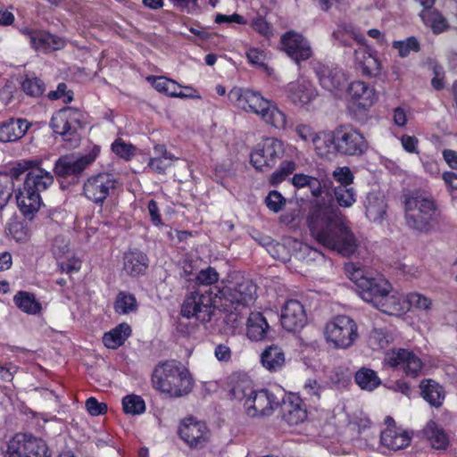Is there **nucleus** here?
<instances>
[{
    "mask_svg": "<svg viewBox=\"0 0 457 457\" xmlns=\"http://www.w3.org/2000/svg\"><path fill=\"white\" fill-rule=\"evenodd\" d=\"M42 160H20L7 173H0V210L12 191L21 212L29 220L42 205L41 194L54 184V176L41 167Z\"/></svg>",
    "mask_w": 457,
    "mask_h": 457,
    "instance_id": "obj_1",
    "label": "nucleus"
},
{
    "mask_svg": "<svg viewBox=\"0 0 457 457\" xmlns=\"http://www.w3.org/2000/svg\"><path fill=\"white\" fill-rule=\"evenodd\" d=\"M307 222L312 236L319 244L344 256L355 253L357 240L345 225L341 212L333 204L321 203L316 199L311 207Z\"/></svg>",
    "mask_w": 457,
    "mask_h": 457,
    "instance_id": "obj_2",
    "label": "nucleus"
},
{
    "mask_svg": "<svg viewBox=\"0 0 457 457\" xmlns=\"http://www.w3.org/2000/svg\"><path fill=\"white\" fill-rule=\"evenodd\" d=\"M256 285L249 278L237 274L229 284L219 290L220 307L228 312L226 322L237 327L242 323V310L251 306L256 299Z\"/></svg>",
    "mask_w": 457,
    "mask_h": 457,
    "instance_id": "obj_3",
    "label": "nucleus"
},
{
    "mask_svg": "<svg viewBox=\"0 0 457 457\" xmlns=\"http://www.w3.org/2000/svg\"><path fill=\"white\" fill-rule=\"evenodd\" d=\"M151 380L155 390L173 398L188 395L194 385L189 370L175 360L159 362L153 370Z\"/></svg>",
    "mask_w": 457,
    "mask_h": 457,
    "instance_id": "obj_4",
    "label": "nucleus"
},
{
    "mask_svg": "<svg viewBox=\"0 0 457 457\" xmlns=\"http://www.w3.org/2000/svg\"><path fill=\"white\" fill-rule=\"evenodd\" d=\"M228 96L236 107L260 116L262 120L275 129H286V114L260 93L249 88L235 87L228 92Z\"/></svg>",
    "mask_w": 457,
    "mask_h": 457,
    "instance_id": "obj_5",
    "label": "nucleus"
},
{
    "mask_svg": "<svg viewBox=\"0 0 457 457\" xmlns=\"http://www.w3.org/2000/svg\"><path fill=\"white\" fill-rule=\"evenodd\" d=\"M406 226L419 232H428L437 206L434 197L426 191L413 190L403 195Z\"/></svg>",
    "mask_w": 457,
    "mask_h": 457,
    "instance_id": "obj_6",
    "label": "nucleus"
},
{
    "mask_svg": "<svg viewBox=\"0 0 457 457\" xmlns=\"http://www.w3.org/2000/svg\"><path fill=\"white\" fill-rule=\"evenodd\" d=\"M231 394L234 398L244 402L245 412L249 417L270 415L279 405L280 400L267 389L254 391L249 382L237 384Z\"/></svg>",
    "mask_w": 457,
    "mask_h": 457,
    "instance_id": "obj_7",
    "label": "nucleus"
},
{
    "mask_svg": "<svg viewBox=\"0 0 457 457\" xmlns=\"http://www.w3.org/2000/svg\"><path fill=\"white\" fill-rule=\"evenodd\" d=\"M349 278L355 284L358 295L367 303H375L392 290L391 284L382 275H373L351 263L345 267Z\"/></svg>",
    "mask_w": 457,
    "mask_h": 457,
    "instance_id": "obj_8",
    "label": "nucleus"
},
{
    "mask_svg": "<svg viewBox=\"0 0 457 457\" xmlns=\"http://www.w3.org/2000/svg\"><path fill=\"white\" fill-rule=\"evenodd\" d=\"M327 342L337 349L351 347L359 337L358 325L347 315H337L324 328Z\"/></svg>",
    "mask_w": 457,
    "mask_h": 457,
    "instance_id": "obj_9",
    "label": "nucleus"
},
{
    "mask_svg": "<svg viewBox=\"0 0 457 457\" xmlns=\"http://www.w3.org/2000/svg\"><path fill=\"white\" fill-rule=\"evenodd\" d=\"M327 143H333L335 149L345 155H361L368 149L363 135L352 126H338Z\"/></svg>",
    "mask_w": 457,
    "mask_h": 457,
    "instance_id": "obj_10",
    "label": "nucleus"
},
{
    "mask_svg": "<svg viewBox=\"0 0 457 457\" xmlns=\"http://www.w3.org/2000/svg\"><path fill=\"white\" fill-rule=\"evenodd\" d=\"M47 452L44 440L18 433L7 442L3 457H47Z\"/></svg>",
    "mask_w": 457,
    "mask_h": 457,
    "instance_id": "obj_11",
    "label": "nucleus"
},
{
    "mask_svg": "<svg viewBox=\"0 0 457 457\" xmlns=\"http://www.w3.org/2000/svg\"><path fill=\"white\" fill-rule=\"evenodd\" d=\"M84 114L78 109L67 107L58 111L51 120L54 132L62 136V139L70 143L79 140L78 130L82 127Z\"/></svg>",
    "mask_w": 457,
    "mask_h": 457,
    "instance_id": "obj_12",
    "label": "nucleus"
},
{
    "mask_svg": "<svg viewBox=\"0 0 457 457\" xmlns=\"http://www.w3.org/2000/svg\"><path fill=\"white\" fill-rule=\"evenodd\" d=\"M216 301L211 290L195 291L188 295L181 308V314L186 318H195L201 322L210 321Z\"/></svg>",
    "mask_w": 457,
    "mask_h": 457,
    "instance_id": "obj_13",
    "label": "nucleus"
},
{
    "mask_svg": "<svg viewBox=\"0 0 457 457\" xmlns=\"http://www.w3.org/2000/svg\"><path fill=\"white\" fill-rule=\"evenodd\" d=\"M384 364L402 370L406 376L417 378L421 374L424 363L412 351L405 348H394L385 353Z\"/></svg>",
    "mask_w": 457,
    "mask_h": 457,
    "instance_id": "obj_14",
    "label": "nucleus"
},
{
    "mask_svg": "<svg viewBox=\"0 0 457 457\" xmlns=\"http://www.w3.org/2000/svg\"><path fill=\"white\" fill-rule=\"evenodd\" d=\"M284 143L276 137H266L259 143L251 154V163L256 170L273 167L282 158Z\"/></svg>",
    "mask_w": 457,
    "mask_h": 457,
    "instance_id": "obj_15",
    "label": "nucleus"
},
{
    "mask_svg": "<svg viewBox=\"0 0 457 457\" xmlns=\"http://www.w3.org/2000/svg\"><path fill=\"white\" fill-rule=\"evenodd\" d=\"M179 435L189 448L202 449L209 443L211 431L204 421L187 417L180 422Z\"/></svg>",
    "mask_w": 457,
    "mask_h": 457,
    "instance_id": "obj_16",
    "label": "nucleus"
},
{
    "mask_svg": "<svg viewBox=\"0 0 457 457\" xmlns=\"http://www.w3.org/2000/svg\"><path fill=\"white\" fill-rule=\"evenodd\" d=\"M114 175L107 172L89 177L83 186L84 195L95 204H102L117 187Z\"/></svg>",
    "mask_w": 457,
    "mask_h": 457,
    "instance_id": "obj_17",
    "label": "nucleus"
},
{
    "mask_svg": "<svg viewBox=\"0 0 457 457\" xmlns=\"http://www.w3.org/2000/svg\"><path fill=\"white\" fill-rule=\"evenodd\" d=\"M99 149L95 147L83 155L66 154L58 158L54 163V172L61 178L80 175L96 158Z\"/></svg>",
    "mask_w": 457,
    "mask_h": 457,
    "instance_id": "obj_18",
    "label": "nucleus"
},
{
    "mask_svg": "<svg viewBox=\"0 0 457 457\" xmlns=\"http://www.w3.org/2000/svg\"><path fill=\"white\" fill-rule=\"evenodd\" d=\"M314 71L324 89L336 95L345 88L347 78L339 66L319 62L314 66Z\"/></svg>",
    "mask_w": 457,
    "mask_h": 457,
    "instance_id": "obj_19",
    "label": "nucleus"
},
{
    "mask_svg": "<svg viewBox=\"0 0 457 457\" xmlns=\"http://www.w3.org/2000/svg\"><path fill=\"white\" fill-rule=\"evenodd\" d=\"M280 44L282 50L296 63L306 61L312 55L309 41L302 34L294 30L282 35Z\"/></svg>",
    "mask_w": 457,
    "mask_h": 457,
    "instance_id": "obj_20",
    "label": "nucleus"
},
{
    "mask_svg": "<svg viewBox=\"0 0 457 457\" xmlns=\"http://www.w3.org/2000/svg\"><path fill=\"white\" fill-rule=\"evenodd\" d=\"M22 34L28 37L30 46L36 51L51 52L62 49L66 46V40L46 30L24 29Z\"/></svg>",
    "mask_w": 457,
    "mask_h": 457,
    "instance_id": "obj_21",
    "label": "nucleus"
},
{
    "mask_svg": "<svg viewBox=\"0 0 457 457\" xmlns=\"http://www.w3.org/2000/svg\"><path fill=\"white\" fill-rule=\"evenodd\" d=\"M347 93L351 103L360 110H368L378 100L375 87L361 80L350 83Z\"/></svg>",
    "mask_w": 457,
    "mask_h": 457,
    "instance_id": "obj_22",
    "label": "nucleus"
},
{
    "mask_svg": "<svg viewBox=\"0 0 457 457\" xmlns=\"http://www.w3.org/2000/svg\"><path fill=\"white\" fill-rule=\"evenodd\" d=\"M306 313L303 305L297 300L287 301L281 311V324L287 331H296L306 324Z\"/></svg>",
    "mask_w": 457,
    "mask_h": 457,
    "instance_id": "obj_23",
    "label": "nucleus"
},
{
    "mask_svg": "<svg viewBox=\"0 0 457 457\" xmlns=\"http://www.w3.org/2000/svg\"><path fill=\"white\" fill-rule=\"evenodd\" d=\"M365 215L368 220L380 223L386 215L387 204L385 196L379 192L369 193L364 202Z\"/></svg>",
    "mask_w": 457,
    "mask_h": 457,
    "instance_id": "obj_24",
    "label": "nucleus"
},
{
    "mask_svg": "<svg viewBox=\"0 0 457 457\" xmlns=\"http://www.w3.org/2000/svg\"><path fill=\"white\" fill-rule=\"evenodd\" d=\"M306 410L299 397L291 395L283 401L282 418L288 425H298L306 419Z\"/></svg>",
    "mask_w": 457,
    "mask_h": 457,
    "instance_id": "obj_25",
    "label": "nucleus"
},
{
    "mask_svg": "<svg viewBox=\"0 0 457 457\" xmlns=\"http://www.w3.org/2000/svg\"><path fill=\"white\" fill-rule=\"evenodd\" d=\"M288 95L294 104L303 105L312 102L316 97L317 93L310 81L297 80L290 83Z\"/></svg>",
    "mask_w": 457,
    "mask_h": 457,
    "instance_id": "obj_26",
    "label": "nucleus"
},
{
    "mask_svg": "<svg viewBox=\"0 0 457 457\" xmlns=\"http://www.w3.org/2000/svg\"><path fill=\"white\" fill-rule=\"evenodd\" d=\"M29 124L26 120L11 118L0 123V142H12L21 138Z\"/></svg>",
    "mask_w": 457,
    "mask_h": 457,
    "instance_id": "obj_27",
    "label": "nucleus"
},
{
    "mask_svg": "<svg viewBox=\"0 0 457 457\" xmlns=\"http://www.w3.org/2000/svg\"><path fill=\"white\" fill-rule=\"evenodd\" d=\"M380 440L384 446L396 451L408 446L411 437L408 432L400 428H387L381 433Z\"/></svg>",
    "mask_w": 457,
    "mask_h": 457,
    "instance_id": "obj_28",
    "label": "nucleus"
},
{
    "mask_svg": "<svg viewBox=\"0 0 457 457\" xmlns=\"http://www.w3.org/2000/svg\"><path fill=\"white\" fill-rule=\"evenodd\" d=\"M148 266V258L144 253L134 250L124 255L123 269L129 276L143 274Z\"/></svg>",
    "mask_w": 457,
    "mask_h": 457,
    "instance_id": "obj_29",
    "label": "nucleus"
},
{
    "mask_svg": "<svg viewBox=\"0 0 457 457\" xmlns=\"http://www.w3.org/2000/svg\"><path fill=\"white\" fill-rule=\"evenodd\" d=\"M423 436L435 449H445L449 444V438L444 428L434 420H429L422 430Z\"/></svg>",
    "mask_w": 457,
    "mask_h": 457,
    "instance_id": "obj_30",
    "label": "nucleus"
},
{
    "mask_svg": "<svg viewBox=\"0 0 457 457\" xmlns=\"http://www.w3.org/2000/svg\"><path fill=\"white\" fill-rule=\"evenodd\" d=\"M421 395L431 406L440 407L445 400V390L432 379H424L420 383Z\"/></svg>",
    "mask_w": 457,
    "mask_h": 457,
    "instance_id": "obj_31",
    "label": "nucleus"
},
{
    "mask_svg": "<svg viewBox=\"0 0 457 457\" xmlns=\"http://www.w3.org/2000/svg\"><path fill=\"white\" fill-rule=\"evenodd\" d=\"M261 361L266 370L277 371L285 365V353L276 345H270L261 354Z\"/></svg>",
    "mask_w": 457,
    "mask_h": 457,
    "instance_id": "obj_32",
    "label": "nucleus"
},
{
    "mask_svg": "<svg viewBox=\"0 0 457 457\" xmlns=\"http://www.w3.org/2000/svg\"><path fill=\"white\" fill-rule=\"evenodd\" d=\"M269 325L260 312H251L247 319L246 334L251 340L259 341L265 337Z\"/></svg>",
    "mask_w": 457,
    "mask_h": 457,
    "instance_id": "obj_33",
    "label": "nucleus"
},
{
    "mask_svg": "<svg viewBox=\"0 0 457 457\" xmlns=\"http://www.w3.org/2000/svg\"><path fill=\"white\" fill-rule=\"evenodd\" d=\"M131 334V328L127 323H121L103 337L104 345L111 349H116L128 339Z\"/></svg>",
    "mask_w": 457,
    "mask_h": 457,
    "instance_id": "obj_34",
    "label": "nucleus"
},
{
    "mask_svg": "<svg viewBox=\"0 0 457 457\" xmlns=\"http://www.w3.org/2000/svg\"><path fill=\"white\" fill-rule=\"evenodd\" d=\"M356 60L363 75L376 77L380 73V62L376 56L367 51L356 53Z\"/></svg>",
    "mask_w": 457,
    "mask_h": 457,
    "instance_id": "obj_35",
    "label": "nucleus"
},
{
    "mask_svg": "<svg viewBox=\"0 0 457 457\" xmlns=\"http://www.w3.org/2000/svg\"><path fill=\"white\" fill-rule=\"evenodd\" d=\"M16 306L25 313L37 314L41 310V304L36 300L33 294L19 291L13 297Z\"/></svg>",
    "mask_w": 457,
    "mask_h": 457,
    "instance_id": "obj_36",
    "label": "nucleus"
},
{
    "mask_svg": "<svg viewBox=\"0 0 457 457\" xmlns=\"http://www.w3.org/2000/svg\"><path fill=\"white\" fill-rule=\"evenodd\" d=\"M295 132L302 140L305 142L312 141L318 154L321 156L326 154L328 151L323 150V145L328 147L329 146L327 145V139L318 136L310 126L303 124L298 125L295 128Z\"/></svg>",
    "mask_w": 457,
    "mask_h": 457,
    "instance_id": "obj_37",
    "label": "nucleus"
},
{
    "mask_svg": "<svg viewBox=\"0 0 457 457\" xmlns=\"http://www.w3.org/2000/svg\"><path fill=\"white\" fill-rule=\"evenodd\" d=\"M153 86L158 92L163 93L171 97L184 98L187 96V95L182 93L179 84L175 80L165 77L154 78L153 80Z\"/></svg>",
    "mask_w": 457,
    "mask_h": 457,
    "instance_id": "obj_38",
    "label": "nucleus"
},
{
    "mask_svg": "<svg viewBox=\"0 0 457 457\" xmlns=\"http://www.w3.org/2000/svg\"><path fill=\"white\" fill-rule=\"evenodd\" d=\"M357 385L363 390L372 391L377 388L381 381L377 373L368 368L360 369L354 377Z\"/></svg>",
    "mask_w": 457,
    "mask_h": 457,
    "instance_id": "obj_39",
    "label": "nucleus"
},
{
    "mask_svg": "<svg viewBox=\"0 0 457 457\" xmlns=\"http://www.w3.org/2000/svg\"><path fill=\"white\" fill-rule=\"evenodd\" d=\"M293 185L297 188L309 187L312 196L319 197L322 193V185L317 178L296 173L292 178Z\"/></svg>",
    "mask_w": 457,
    "mask_h": 457,
    "instance_id": "obj_40",
    "label": "nucleus"
},
{
    "mask_svg": "<svg viewBox=\"0 0 457 457\" xmlns=\"http://www.w3.org/2000/svg\"><path fill=\"white\" fill-rule=\"evenodd\" d=\"M420 16L423 22L430 27L435 33H440L447 27L445 19L433 8L422 10Z\"/></svg>",
    "mask_w": 457,
    "mask_h": 457,
    "instance_id": "obj_41",
    "label": "nucleus"
},
{
    "mask_svg": "<svg viewBox=\"0 0 457 457\" xmlns=\"http://www.w3.org/2000/svg\"><path fill=\"white\" fill-rule=\"evenodd\" d=\"M332 190L335 200L341 207L349 208L356 202V191L353 187L336 186Z\"/></svg>",
    "mask_w": 457,
    "mask_h": 457,
    "instance_id": "obj_42",
    "label": "nucleus"
},
{
    "mask_svg": "<svg viewBox=\"0 0 457 457\" xmlns=\"http://www.w3.org/2000/svg\"><path fill=\"white\" fill-rule=\"evenodd\" d=\"M137 308V303L135 296L131 294L120 292L116 298L114 309L116 312L127 314L135 312Z\"/></svg>",
    "mask_w": 457,
    "mask_h": 457,
    "instance_id": "obj_43",
    "label": "nucleus"
},
{
    "mask_svg": "<svg viewBox=\"0 0 457 457\" xmlns=\"http://www.w3.org/2000/svg\"><path fill=\"white\" fill-rule=\"evenodd\" d=\"M23 92L31 97H39L46 91L45 83L37 77L27 76L21 83Z\"/></svg>",
    "mask_w": 457,
    "mask_h": 457,
    "instance_id": "obj_44",
    "label": "nucleus"
},
{
    "mask_svg": "<svg viewBox=\"0 0 457 457\" xmlns=\"http://www.w3.org/2000/svg\"><path fill=\"white\" fill-rule=\"evenodd\" d=\"M123 411L131 415H138L145 411V401L139 395H129L122 399Z\"/></svg>",
    "mask_w": 457,
    "mask_h": 457,
    "instance_id": "obj_45",
    "label": "nucleus"
},
{
    "mask_svg": "<svg viewBox=\"0 0 457 457\" xmlns=\"http://www.w3.org/2000/svg\"><path fill=\"white\" fill-rule=\"evenodd\" d=\"M393 48L397 50L398 55L402 58L407 57L411 52L420 51V43L415 37H410L405 40L394 41Z\"/></svg>",
    "mask_w": 457,
    "mask_h": 457,
    "instance_id": "obj_46",
    "label": "nucleus"
},
{
    "mask_svg": "<svg viewBox=\"0 0 457 457\" xmlns=\"http://www.w3.org/2000/svg\"><path fill=\"white\" fill-rule=\"evenodd\" d=\"M375 307L388 314L401 311L399 298L393 295H390V293L384 295L382 300L379 299L378 303H375Z\"/></svg>",
    "mask_w": 457,
    "mask_h": 457,
    "instance_id": "obj_47",
    "label": "nucleus"
},
{
    "mask_svg": "<svg viewBox=\"0 0 457 457\" xmlns=\"http://www.w3.org/2000/svg\"><path fill=\"white\" fill-rule=\"evenodd\" d=\"M392 340V336L383 328H374L370 335V344L373 348H385Z\"/></svg>",
    "mask_w": 457,
    "mask_h": 457,
    "instance_id": "obj_48",
    "label": "nucleus"
},
{
    "mask_svg": "<svg viewBox=\"0 0 457 457\" xmlns=\"http://www.w3.org/2000/svg\"><path fill=\"white\" fill-rule=\"evenodd\" d=\"M176 159L175 156L151 157L148 162V167L154 172L164 174Z\"/></svg>",
    "mask_w": 457,
    "mask_h": 457,
    "instance_id": "obj_49",
    "label": "nucleus"
},
{
    "mask_svg": "<svg viewBox=\"0 0 457 457\" xmlns=\"http://www.w3.org/2000/svg\"><path fill=\"white\" fill-rule=\"evenodd\" d=\"M406 300L411 307L419 310L428 311L432 308L431 299L417 292L408 294Z\"/></svg>",
    "mask_w": 457,
    "mask_h": 457,
    "instance_id": "obj_50",
    "label": "nucleus"
},
{
    "mask_svg": "<svg viewBox=\"0 0 457 457\" xmlns=\"http://www.w3.org/2000/svg\"><path fill=\"white\" fill-rule=\"evenodd\" d=\"M112 152L125 160H130L135 154V147L131 144H126L121 139H116L112 144Z\"/></svg>",
    "mask_w": 457,
    "mask_h": 457,
    "instance_id": "obj_51",
    "label": "nucleus"
},
{
    "mask_svg": "<svg viewBox=\"0 0 457 457\" xmlns=\"http://www.w3.org/2000/svg\"><path fill=\"white\" fill-rule=\"evenodd\" d=\"M265 203L269 210L273 212H278L285 206L287 200L279 192L274 190L269 193Z\"/></svg>",
    "mask_w": 457,
    "mask_h": 457,
    "instance_id": "obj_52",
    "label": "nucleus"
},
{
    "mask_svg": "<svg viewBox=\"0 0 457 457\" xmlns=\"http://www.w3.org/2000/svg\"><path fill=\"white\" fill-rule=\"evenodd\" d=\"M219 273L212 267L201 270L196 276V282L203 286H211L218 282Z\"/></svg>",
    "mask_w": 457,
    "mask_h": 457,
    "instance_id": "obj_53",
    "label": "nucleus"
},
{
    "mask_svg": "<svg viewBox=\"0 0 457 457\" xmlns=\"http://www.w3.org/2000/svg\"><path fill=\"white\" fill-rule=\"evenodd\" d=\"M333 178L339 183L338 186L352 187L354 177L350 168L344 166L337 167L333 171Z\"/></svg>",
    "mask_w": 457,
    "mask_h": 457,
    "instance_id": "obj_54",
    "label": "nucleus"
},
{
    "mask_svg": "<svg viewBox=\"0 0 457 457\" xmlns=\"http://www.w3.org/2000/svg\"><path fill=\"white\" fill-rule=\"evenodd\" d=\"M53 253L57 259L63 258L70 254L69 241L63 237H56L53 244Z\"/></svg>",
    "mask_w": 457,
    "mask_h": 457,
    "instance_id": "obj_55",
    "label": "nucleus"
},
{
    "mask_svg": "<svg viewBox=\"0 0 457 457\" xmlns=\"http://www.w3.org/2000/svg\"><path fill=\"white\" fill-rule=\"evenodd\" d=\"M268 252L274 259H278L282 262H287L290 260L289 253L286 246L279 243H270L268 245Z\"/></svg>",
    "mask_w": 457,
    "mask_h": 457,
    "instance_id": "obj_56",
    "label": "nucleus"
},
{
    "mask_svg": "<svg viewBox=\"0 0 457 457\" xmlns=\"http://www.w3.org/2000/svg\"><path fill=\"white\" fill-rule=\"evenodd\" d=\"M86 408L92 416L102 415L107 411L106 403H99L95 397H90L86 401Z\"/></svg>",
    "mask_w": 457,
    "mask_h": 457,
    "instance_id": "obj_57",
    "label": "nucleus"
},
{
    "mask_svg": "<svg viewBox=\"0 0 457 457\" xmlns=\"http://www.w3.org/2000/svg\"><path fill=\"white\" fill-rule=\"evenodd\" d=\"M48 97L52 100L63 98L64 103H70L72 101V95L71 91H67V86L64 83H60L55 91H50Z\"/></svg>",
    "mask_w": 457,
    "mask_h": 457,
    "instance_id": "obj_58",
    "label": "nucleus"
},
{
    "mask_svg": "<svg viewBox=\"0 0 457 457\" xmlns=\"http://www.w3.org/2000/svg\"><path fill=\"white\" fill-rule=\"evenodd\" d=\"M252 27L255 31L266 37H270L272 35L270 26L262 17H257L253 20Z\"/></svg>",
    "mask_w": 457,
    "mask_h": 457,
    "instance_id": "obj_59",
    "label": "nucleus"
},
{
    "mask_svg": "<svg viewBox=\"0 0 457 457\" xmlns=\"http://www.w3.org/2000/svg\"><path fill=\"white\" fill-rule=\"evenodd\" d=\"M246 57L252 64L262 67L264 65L265 54L257 48H252L246 53Z\"/></svg>",
    "mask_w": 457,
    "mask_h": 457,
    "instance_id": "obj_60",
    "label": "nucleus"
},
{
    "mask_svg": "<svg viewBox=\"0 0 457 457\" xmlns=\"http://www.w3.org/2000/svg\"><path fill=\"white\" fill-rule=\"evenodd\" d=\"M71 253L68 254L67 256H65L67 261L62 262L60 263L61 269L67 273L76 272V271L79 270L80 265H81L79 260L75 259V258H71Z\"/></svg>",
    "mask_w": 457,
    "mask_h": 457,
    "instance_id": "obj_61",
    "label": "nucleus"
},
{
    "mask_svg": "<svg viewBox=\"0 0 457 457\" xmlns=\"http://www.w3.org/2000/svg\"><path fill=\"white\" fill-rule=\"evenodd\" d=\"M215 22L217 23H231L235 22L237 24H245V21L243 16L234 13L232 15L217 14L215 17Z\"/></svg>",
    "mask_w": 457,
    "mask_h": 457,
    "instance_id": "obj_62",
    "label": "nucleus"
},
{
    "mask_svg": "<svg viewBox=\"0 0 457 457\" xmlns=\"http://www.w3.org/2000/svg\"><path fill=\"white\" fill-rule=\"evenodd\" d=\"M214 354L220 361H228L231 359V350L226 345H219L215 347Z\"/></svg>",
    "mask_w": 457,
    "mask_h": 457,
    "instance_id": "obj_63",
    "label": "nucleus"
},
{
    "mask_svg": "<svg viewBox=\"0 0 457 457\" xmlns=\"http://www.w3.org/2000/svg\"><path fill=\"white\" fill-rule=\"evenodd\" d=\"M443 156L446 163L452 169H457V152L450 149L443 151Z\"/></svg>",
    "mask_w": 457,
    "mask_h": 457,
    "instance_id": "obj_64",
    "label": "nucleus"
}]
</instances>
